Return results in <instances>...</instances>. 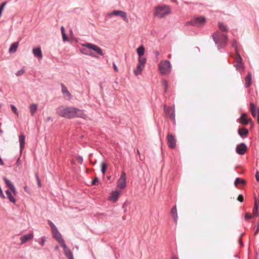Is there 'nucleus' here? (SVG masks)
<instances>
[{
	"mask_svg": "<svg viewBox=\"0 0 259 259\" xmlns=\"http://www.w3.org/2000/svg\"><path fill=\"white\" fill-rule=\"evenodd\" d=\"M212 37L217 46L218 50L220 52H223L228 44V36L224 34H218L214 32L212 34Z\"/></svg>",
	"mask_w": 259,
	"mask_h": 259,
	"instance_id": "obj_1",
	"label": "nucleus"
},
{
	"mask_svg": "<svg viewBox=\"0 0 259 259\" xmlns=\"http://www.w3.org/2000/svg\"><path fill=\"white\" fill-rule=\"evenodd\" d=\"M74 107H68L64 108L60 106L56 109V113L60 116L68 119L74 118Z\"/></svg>",
	"mask_w": 259,
	"mask_h": 259,
	"instance_id": "obj_2",
	"label": "nucleus"
},
{
	"mask_svg": "<svg viewBox=\"0 0 259 259\" xmlns=\"http://www.w3.org/2000/svg\"><path fill=\"white\" fill-rule=\"evenodd\" d=\"M82 47L85 48H81L80 49V52L83 55H87L89 54V50H92L96 52L98 54L103 56L104 54L102 49L98 46L90 42H86L81 45Z\"/></svg>",
	"mask_w": 259,
	"mask_h": 259,
	"instance_id": "obj_3",
	"label": "nucleus"
},
{
	"mask_svg": "<svg viewBox=\"0 0 259 259\" xmlns=\"http://www.w3.org/2000/svg\"><path fill=\"white\" fill-rule=\"evenodd\" d=\"M171 13L170 7L167 5H159L155 8L154 15L161 19Z\"/></svg>",
	"mask_w": 259,
	"mask_h": 259,
	"instance_id": "obj_4",
	"label": "nucleus"
},
{
	"mask_svg": "<svg viewBox=\"0 0 259 259\" xmlns=\"http://www.w3.org/2000/svg\"><path fill=\"white\" fill-rule=\"evenodd\" d=\"M158 68L161 74L165 75L169 74L170 72L171 68L170 61L165 60L161 62L158 64Z\"/></svg>",
	"mask_w": 259,
	"mask_h": 259,
	"instance_id": "obj_5",
	"label": "nucleus"
},
{
	"mask_svg": "<svg viewBox=\"0 0 259 259\" xmlns=\"http://www.w3.org/2000/svg\"><path fill=\"white\" fill-rule=\"evenodd\" d=\"M206 22V19L203 16H198L194 18L191 21H188L186 23L185 25H192L194 26L200 27L204 25Z\"/></svg>",
	"mask_w": 259,
	"mask_h": 259,
	"instance_id": "obj_6",
	"label": "nucleus"
},
{
	"mask_svg": "<svg viewBox=\"0 0 259 259\" xmlns=\"http://www.w3.org/2000/svg\"><path fill=\"white\" fill-rule=\"evenodd\" d=\"M126 173L124 171L121 172V176L117 182V187L123 189L126 187Z\"/></svg>",
	"mask_w": 259,
	"mask_h": 259,
	"instance_id": "obj_7",
	"label": "nucleus"
},
{
	"mask_svg": "<svg viewBox=\"0 0 259 259\" xmlns=\"http://www.w3.org/2000/svg\"><path fill=\"white\" fill-rule=\"evenodd\" d=\"M164 109L165 113L168 115L169 118L172 120L174 123L175 124V110L174 107L172 108H167L166 106H164Z\"/></svg>",
	"mask_w": 259,
	"mask_h": 259,
	"instance_id": "obj_8",
	"label": "nucleus"
},
{
	"mask_svg": "<svg viewBox=\"0 0 259 259\" xmlns=\"http://www.w3.org/2000/svg\"><path fill=\"white\" fill-rule=\"evenodd\" d=\"M239 120L240 123L243 125H246L249 123H251V125H253L251 118H248L247 114L246 113L241 114Z\"/></svg>",
	"mask_w": 259,
	"mask_h": 259,
	"instance_id": "obj_9",
	"label": "nucleus"
},
{
	"mask_svg": "<svg viewBox=\"0 0 259 259\" xmlns=\"http://www.w3.org/2000/svg\"><path fill=\"white\" fill-rule=\"evenodd\" d=\"M247 149V145L244 143H241L236 146V152L240 155L245 154Z\"/></svg>",
	"mask_w": 259,
	"mask_h": 259,
	"instance_id": "obj_10",
	"label": "nucleus"
},
{
	"mask_svg": "<svg viewBox=\"0 0 259 259\" xmlns=\"http://www.w3.org/2000/svg\"><path fill=\"white\" fill-rule=\"evenodd\" d=\"M250 111L251 112L252 116L255 118L257 116V122L259 124V108H256L254 103H250Z\"/></svg>",
	"mask_w": 259,
	"mask_h": 259,
	"instance_id": "obj_11",
	"label": "nucleus"
},
{
	"mask_svg": "<svg viewBox=\"0 0 259 259\" xmlns=\"http://www.w3.org/2000/svg\"><path fill=\"white\" fill-rule=\"evenodd\" d=\"M167 141L168 147L171 149H174L176 146V139L171 134H168L167 136Z\"/></svg>",
	"mask_w": 259,
	"mask_h": 259,
	"instance_id": "obj_12",
	"label": "nucleus"
},
{
	"mask_svg": "<svg viewBox=\"0 0 259 259\" xmlns=\"http://www.w3.org/2000/svg\"><path fill=\"white\" fill-rule=\"evenodd\" d=\"M74 118H82L85 119L87 117V115L84 112L80 109L74 107Z\"/></svg>",
	"mask_w": 259,
	"mask_h": 259,
	"instance_id": "obj_13",
	"label": "nucleus"
},
{
	"mask_svg": "<svg viewBox=\"0 0 259 259\" xmlns=\"http://www.w3.org/2000/svg\"><path fill=\"white\" fill-rule=\"evenodd\" d=\"M120 194V192L117 190L113 191L109 197V200L113 202H116L118 199Z\"/></svg>",
	"mask_w": 259,
	"mask_h": 259,
	"instance_id": "obj_14",
	"label": "nucleus"
},
{
	"mask_svg": "<svg viewBox=\"0 0 259 259\" xmlns=\"http://www.w3.org/2000/svg\"><path fill=\"white\" fill-rule=\"evenodd\" d=\"M109 16H120L124 20L126 19V14L120 10H114L111 13L109 14Z\"/></svg>",
	"mask_w": 259,
	"mask_h": 259,
	"instance_id": "obj_15",
	"label": "nucleus"
},
{
	"mask_svg": "<svg viewBox=\"0 0 259 259\" xmlns=\"http://www.w3.org/2000/svg\"><path fill=\"white\" fill-rule=\"evenodd\" d=\"M32 53L34 57H37L38 59H41L42 58L41 50L39 47L33 48Z\"/></svg>",
	"mask_w": 259,
	"mask_h": 259,
	"instance_id": "obj_16",
	"label": "nucleus"
},
{
	"mask_svg": "<svg viewBox=\"0 0 259 259\" xmlns=\"http://www.w3.org/2000/svg\"><path fill=\"white\" fill-rule=\"evenodd\" d=\"M53 237L58 241L62 239V236L58 231L57 228L54 230H52Z\"/></svg>",
	"mask_w": 259,
	"mask_h": 259,
	"instance_id": "obj_17",
	"label": "nucleus"
},
{
	"mask_svg": "<svg viewBox=\"0 0 259 259\" xmlns=\"http://www.w3.org/2000/svg\"><path fill=\"white\" fill-rule=\"evenodd\" d=\"M238 135L242 138H246L247 137L249 131L247 128H239L238 130Z\"/></svg>",
	"mask_w": 259,
	"mask_h": 259,
	"instance_id": "obj_18",
	"label": "nucleus"
},
{
	"mask_svg": "<svg viewBox=\"0 0 259 259\" xmlns=\"http://www.w3.org/2000/svg\"><path fill=\"white\" fill-rule=\"evenodd\" d=\"M33 237V235L32 233L25 234L21 237V241L22 243H25L27 241L32 239Z\"/></svg>",
	"mask_w": 259,
	"mask_h": 259,
	"instance_id": "obj_19",
	"label": "nucleus"
},
{
	"mask_svg": "<svg viewBox=\"0 0 259 259\" xmlns=\"http://www.w3.org/2000/svg\"><path fill=\"white\" fill-rule=\"evenodd\" d=\"M245 87L246 88H249L251 84V73L248 72L245 78Z\"/></svg>",
	"mask_w": 259,
	"mask_h": 259,
	"instance_id": "obj_20",
	"label": "nucleus"
},
{
	"mask_svg": "<svg viewBox=\"0 0 259 259\" xmlns=\"http://www.w3.org/2000/svg\"><path fill=\"white\" fill-rule=\"evenodd\" d=\"M6 194L7 195V198L9 199V201L14 203L15 204L16 202V199L13 197L12 193L10 190H7L5 191Z\"/></svg>",
	"mask_w": 259,
	"mask_h": 259,
	"instance_id": "obj_21",
	"label": "nucleus"
},
{
	"mask_svg": "<svg viewBox=\"0 0 259 259\" xmlns=\"http://www.w3.org/2000/svg\"><path fill=\"white\" fill-rule=\"evenodd\" d=\"M258 208H259V201L256 199V198H255L254 206L253 208V212L254 215L255 217H258L259 215Z\"/></svg>",
	"mask_w": 259,
	"mask_h": 259,
	"instance_id": "obj_22",
	"label": "nucleus"
},
{
	"mask_svg": "<svg viewBox=\"0 0 259 259\" xmlns=\"http://www.w3.org/2000/svg\"><path fill=\"white\" fill-rule=\"evenodd\" d=\"M19 142L20 144V148L22 150L24 147L25 143V136L24 134H21L19 136Z\"/></svg>",
	"mask_w": 259,
	"mask_h": 259,
	"instance_id": "obj_23",
	"label": "nucleus"
},
{
	"mask_svg": "<svg viewBox=\"0 0 259 259\" xmlns=\"http://www.w3.org/2000/svg\"><path fill=\"white\" fill-rule=\"evenodd\" d=\"M145 66H142L140 64H138L137 66L136 69L134 70V74L136 76H138L140 75L143 69L144 68Z\"/></svg>",
	"mask_w": 259,
	"mask_h": 259,
	"instance_id": "obj_24",
	"label": "nucleus"
},
{
	"mask_svg": "<svg viewBox=\"0 0 259 259\" xmlns=\"http://www.w3.org/2000/svg\"><path fill=\"white\" fill-rule=\"evenodd\" d=\"M171 214L175 222L177 223L178 220V214L176 205L172 208L171 210Z\"/></svg>",
	"mask_w": 259,
	"mask_h": 259,
	"instance_id": "obj_25",
	"label": "nucleus"
},
{
	"mask_svg": "<svg viewBox=\"0 0 259 259\" xmlns=\"http://www.w3.org/2000/svg\"><path fill=\"white\" fill-rule=\"evenodd\" d=\"M145 47L143 45L140 46L137 49V53L139 57H142L145 53Z\"/></svg>",
	"mask_w": 259,
	"mask_h": 259,
	"instance_id": "obj_26",
	"label": "nucleus"
},
{
	"mask_svg": "<svg viewBox=\"0 0 259 259\" xmlns=\"http://www.w3.org/2000/svg\"><path fill=\"white\" fill-rule=\"evenodd\" d=\"M19 42H15L11 44L9 52L10 53H14L16 51L18 47Z\"/></svg>",
	"mask_w": 259,
	"mask_h": 259,
	"instance_id": "obj_27",
	"label": "nucleus"
},
{
	"mask_svg": "<svg viewBox=\"0 0 259 259\" xmlns=\"http://www.w3.org/2000/svg\"><path fill=\"white\" fill-rule=\"evenodd\" d=\"M3 180L4 181L6 186L9 188L10 190L15 187L11 181L7 179L6 177H3Z\"/></svg>",
	"mask_w": 259,
	"mask_h": 259,
	"instance_id": "obj_28",
	"label": "nucleus"
},
{
	"mask_svg": "<svg viewBox=\"0 0 259 259\" xmlns=\"http://www.w3.org/2000/svg\"><path fill=\"white\" fill-rule=\"evenodd\" d=\"M61 31L62 33L63 40L64 41H68L69 39L65 33V28L63 26H61Z\"/></svg>",
	"mask_w": 259,
	"mask_h": 259,
	"instance_id": "obj_29",
	"label": "nucleus"
},
{
	"mask_svg": "<svg viewBox=\"0 0 259 259\" xmlns=\"http://www.w3.org/2000/svg\"><path fill=\"white\" fill-rule=\"evenodd\" d=\"M218 27L219 29L223 32H228L229 29L227 28L226 26L224 25L223 22H219L218 23Z\"/></svg>",
	"mask_w": 259,
	"mask_h": 259,
	"instance_id": "obj_30",
	"label": "nucleus"
},
{
	"mask_svg": "<svg viewBox=\"0 0 259 259\" xmlns=\"http://www.w3.org/2000/svg\"><path fill=\"white\" fill-rule=\"evenodd\" d=\"M57 242L60 244V246L64 249V253L67 250L69 249L68 248H67L66 244L65 243V241L63 238L60 239V240H58Z\"/></svg>",
	"mask_w": 259,
	"mask_h": 259,
	"instance_id": "obj_31",
	"label": "nucleus"
},
{
	"mask_svg": "<svg viewBox=\"0 0 259 259\" xmlns=\"http://www.w3.org/2000/svg\"><path fill=\"white\" fill-rule=\"evenodd\" d=\"M62 92L64 94L67 95L69 97H71V95L70 92L68 91L67 89L64 85V84L61 83Z\"/></svg>",
	"mask_w": 259,
	"mask_h": 259,
	"instance_id": "obj_32",
	"label": "nucleus"
},
{
	"mask_svg": "<svg viewBox=\"0 0 259 259\" xmlns=\"http://www.w3.org/2000/svg\"><path fill=\"white\" fill-rule=\"evenodd\" d=\"M246 183L245 180L242 179L240 178H237L234 182V185L237 186L238 184H241L242 185H244Z\"/></svg>",
	"mask_w": 259,
	"mask_h": 259,
	"instance_id": "obj_33",
	"label": "nucleus"
},
{
	"mask_svg": "<svg viewBox=\"0 0 259 259\" xmlns=\"http://www.w3.org/2000/svg\"><path fill=\"white\" fill-rule=\"evenodd\" d=\"M37 106L35 104H32L30 106V112L32 115H33L34 113L37 110Z\"/></svg>",
	"mask_w": 259,
	"mask_h": 259,
	"instance_id": "obj_34",
	"label": "nucleus"
},
{
	"mask_svg": "<svg viewBox=\"0 0 259 259\" xmlns=\"http://www.w3.org/2000/svg\"><path fill=\"white\" fill-rule=\"evenodd\" d=\"M64 253L68 259H74L73 253L70 249L67 250Z\"/></svg>",
	"mask_w": 259,
	"mask_h": 259,
	"instance_id": "obj_35",
	"label": "nucleus"
},
{
	"mask_svg": "<svg viewBox=\"0 0 259 259\" xmlns=\"http://www.w3.org/2000/svg\"><path fill=\"white\" fill-rule=\"evenodd\" d=\"M107 164L105 162H102L101 165V171L103 175H104L107 170Z\"/></svg>",
	"mask_w": 259,
	"mask_h": 259,
	"instance_id": "obj_36",
	"label": "nucleus"
},
{
	"mask_svg": "<svg viewBox=\"0 0 259 259\" xmlns=\"http://www.w3.org/2000/svg\"><path fill=\"white\" fill-rule=\"evenodd\" d=\"M138 62H139V63H138L139 64H140L142 66H145V64H146V58L143 57V56L139 57Z\"/></svg>",
	"mask_w": 259,
	"mask_h": 259,
	"instance_id": "obj_37",
	"label": "nucleus"
},
{
	"mask_svg": "<svg viewBox=\"0 0 259 259\" xmlns=\"http://www.w3.org/2000/svg\"><path fill=\"white\" fill-rule=\"evenodd\" d=\"M235 62L238 63H241L242 62V58L239 53L237 51L236 52V57L235 58Z\"/></svg>",
	"mask_w": 259,
	"mask_h": 259,
	"instance_id": "obj_38",
	"label": "nucleus"
},
{
	"mask_svg": "<svg viewBox=\"0 0 259 259\" xmlns=\"http://www.w3.org/2000/svg\"><path fill=\"white\" fill-rule=\"evenodd\" d=\"M48 223L51 228V231L57 228L55 224L50 220H48Z\"/></svg>",
	"mask_w": 259,
	"mask_h": 259,
	"instance_id": "obj_39",
	"label": "nucleus"
},
{
	"mask_svg": "<svg viewBox=\"0 0 259 259\" xmlns=\"http://www.w3.org/2000/svg\"><path fill=\"white\" fill-rule=\"evenodd\" d=\"M235 66L237 70H239L240 68H241L242 69H244V66L242 62L240 63H240H236V64L235 65Z\"/></svg>",
	"mask_w": 259,
	"mask_h": 259,
	"instance_id": "obj_40",
	"label": "nucleus"
},
{
	"mask_svg": "<svg viewBox=\"0 0 259 259\" xmlns=\"http://www.w3.org/2000/svg\"><path fill=\"white\" fill-rule=\"evenodd\" d=\"M24 72H25V69L23 68L17 71V72L16 73V75L17 76H21L22 74H23Z\"/></svg>",
	"mask_w": 259,
	"mask_h": 259,
	"instance_id": "obj_41",
	"label": "nucleus"
},
{
	"mask_svg": "<svg viewBox=\"0 0 259 259\" xmlns=\"http://www.w3.org/2000/svg\"><path fill=\"white\" fill-rule=\"evenodd\" d=\"M10 106H11V109H12V111L14 113H15L17 116H18V111H17V109L16 107V106H14V105H12V104H11L10 105Z\"/></svg>",
	"mask_w": 259,
	"mask_h": 259,
	"instance_id": "obj_42",
	"label": "nucleus"
},
{
	"mask_svg": "<svg viewBox=\"0 0 259 259\" xmlns=\"http://www.w3.org/2000/svg\"><path fill=\"white\" fill-rule=\"evenodd\" d=\"M162 85L164 88V92H166L168 88V83L166 80H163L162 81Z\"/></svg>",
	"mask_w": 259,
	"mask_h": 259,
	"instance_id": "obj_43",
	"label": "nucleus"
},
{
	"mask_svg": "<svg viewBox=\"0 0 259 259\" xmlns=\"http://www.w3.org/2000/svg\"><path fill=\"white\" fill-rule=\"evenodd\" d=\"M232 47L236 50L238 48L237 42L235 39L232 40Z\"/></svg>",
	"mask_w": 259,
	"mask_h": 259,
	"instance_id": "obj_44",
	"label": "nucleus"
},
{
	"mask_svg": "<svg viewBox=\"0 0 259 259\" xmlns=\"http://www.w3.org/2000/svg\"><path fill=\"white\" fill-rule=\"evenodd\" d=\"M245 220L247 221L252 218V215L248 213H246L244 215Z\"/></svg>",
	"mask_w": 259,
	"mask_h": 259,
	"instance_id": "obj_45",
	"label": "nucleus"
},
{
	"mask_svg": "<svg viewBox=\"0 0 259 259\" xmlns=\"http://www.w3.org/2000/svg\"><path fill=\"white\" fill-rule=\"evenodd\" d=\"M99 182V179L97 177H96L94 179H93L92 181V182H91V185H96Z\"/></svg>",
	"mask_w": 259,
	"mask_h": 259,
	"instance_id": "obj_46",
	"label": "nucleus"
},
{
	"mask_svg": "<svg viewBox=\"0 0 259 259\" xmlns=\"http://www.w3.org/2000/svg\"><path fill=\"white\" fill-rule=\"evenodd\" d=\"M130 204V202H128V201H126L122 205V208L124 209V212H125L126 211V208L127 207V206L129 205Z\"/></svg>",
	"mask_w": 259,
	"mask_h": 259,
	"instance_id": "obj_47",
	"label": "nucleus"
},
{
	"mask_svg": "<svg viewBox=\"0 0 259 259\" xmlns=\"http://www.w3.org/2000/svg\"><path fill=\"white\" fill-rule=\"evenodd\" d=\"M77 160L79 164H81L83 162V157L80 155L78 156L77 157Z\"/></svg>",
	"mask_w": 259,
	"mask_h": 259,
	"instance_id": "obj_48",
	"label": "nucleus"
},
{
	"mask_svg": "<svg viewBox=\"0 0 259 259\" xmlns=\"http://www.w3.org/2000/svg\"><path fill=\"white\" fill-rule=\"evenodd\" d=\"M244 198L242 194H239L237 197V200L240 202H242L243 201Z\"/></svg>",
	"mask_w": 259,
	"mask_h": 259,
	"instance_id": "obj_49",
	"label": "nucleus"
},
{
	"mask_svg": "<svg viewBox=\"0 0 259 259\" xmlns=\"http://www.w3.org/2000/svg\"><path fill=\"white\" fill-rule=\"evenodd\" d=\"M40 241L39 242V244L40 245H41V246H43L45 244V242L46 241V240H45V237H42L41 238H40Z\"/></svg>",
	"mask_w": 259,
	"mask_h": 259,
	"instance_id": "obj_50",
	"label": "nucleus"
},
{
	"mask_svg": "<svg viewBox=\"0 0 259 259\" xmlns=\"http://www.w3.org/2000/svg\"><path fill=\"white\" fill-rule=\"evenodd\" d=\"M0 197L2 198V199L6 198V197L3 193V190L1 186H0Z\"/></svg>",
	"mask_w": 259,
	"mask_h": 259,
	"instance_id": "obj_51",
	"label": "nucleus"
},
{
	"mask_svg": "<svg viewBox=\"0 0 259 259\" xmlns=\"http://www.w3.org/2000/svg\"><path fill=\"white\" fill-rule=\"evenodd\" d=\"M13 193V194L14 195H16L17 194V190L16 189V188L14 187L13 188H12V189L10 190Z\"/></svg>",
	"mask_w": 259,
	"mask_h": 259,
	"instance_id": "obj_52",
	"label": "nucleus"
},
{
	"mask_svg": "<svg viewBox=\"0 0 259 259\" xmlns=\"http://www.w3.org/2000/svg\"><path fill=\"white\" fill-rule=\"evenodd\" d=\"M259 232V223H257V228L255 231V232H254V235H257Z\"/></svg>",
	"mask_w": 259,
	"mask_h": 259,
	"instance_id": "obj_53",
	"label": "nucleus"
},
{
	"mask_svg": "<svg viewBox=\"0 0 259 259\" xmlns=\"http://www.w3.org/2000/svg\"><path fill=\"white\" fill-rule=\"evenodd\" d=\"M113 69L115 71H116V72L118 71V67H117L116 65L115 64V63L114 62H113Z\"/></svg>",
	"mask_w": 259,
	"mask_h": 259,
	"instance_id": "obj_54",
	"label": "nucleus"
},
{
	"mask_svg": "<svg viewBox=\"0 0 259 259\" xmlns=\"http://www.w3.org/2000/svg\"><path fill=\"white\" fill-rule=\"evenodd\" d=\"M255 179L257 182H259V171H256L255 173Z\"/></svg>",
	"mask_w": 259,
	"mask_h": 259,
	"instance_id": "obj_55",
	"label": "nucleus"
},
{
	"mask_svg": "<svg viewBox=\"0 0 259 259\" xmlns=\"http://www.w3.org/2000/svg\"><path fill=\"white\" fill-rule=\"evenodd\" d=\"M21 160H20V158H18L16 160V164H17V166H19L21 164Z\"/></svg>",
	"mask_w": 259,
	"mask_h": 259,
	"instance_id": "obj_56",
	"label": "nucleus"
},
{
	"mask_svg": "<svg viewBox=\"0 0 259 259\" xmlns=\"http://www.w3.org/2000/svg\"><path fill=\"white\" fill-rule=\"evenodd\" d=\"M37 185L39 188H40L41 187V182L39 179H38L37 180Z\"/></svg>",
	"mask_w": 259,
	"mask_h": 259,
	"instance_id": "obj_57",
	"label": "nucleus"
},
{
	"mask_svg": "<svg viewBox=\"0 0 259 259\" xmlns=\"http://www.w3.org/2000/svg\"><path fill=\"white\" fill-rule=\"evenodd\" d=\"M6 4H7V2H5L3 3H2V4L0 5V7H1V8H2L4 9V8H5V6H6Z\"/></svg>",
	"mask_w": 259,
	"mask_h": 259,
	"instance_id": "obj_58",
	"label": "nucleus"
},
{
	"mask_svg": "<svg viewBox=\"0 0 259 259\" xmlns=\"http://www.w3.org/2000/svg\"><path fill=\"white\" fill-rule=\"evenodd\" d=\"M154 55H155V56L156 57H157L159 56V52L158 51H154Z\"/></svg>",
	"mask_w": 259,
	"mask_h": 259,
	"instance_id": "obj_59",
	"label": "nucleus"
},
{
	"mask_svg": "<svg viewBox=\"0 0 259 259\" xmlns=\"http://www.w3.org/2000/svg\"><path fill=\"white\" fill-rule=\"evenodd\" d=\"M92 57L97 58V56L93 52L91 53V55L90 56Z\"/></svg>",
	"mask_w": 259,
	"mask_h": 259,
	"instance_id": "obj_60",
	"label": "nucleus"
},
{
	"mask_svg": "<svg viewBox=\"0 0 259 259\" xmlns=\"http://www.w3.org/2000/svg\"><path fill=\"white\" fill-rule=\"evenodd\" d=\"M4 9L0 7V17H1Z\"/></svg>",
	"mask_w": 259,
	"mask_h": 259,
	"instance_id": "obj_61",
	"label": "nucleus"
},
{
	"mask_svg": "<svg viewBox=\"0 0 259 259\" xmlns=\"http://www.w3.org/2000/svg\"><path fill=\"white\" fill-rule=\"evenodd\" d=\"M35 178H36V180H37L38 179H39V177H38V174L37 173L35 174Z\"/></svg>",
	"mask_w": 259,
	"mask_h": 259,
	"instance_id": "obj_62",
	"label": "nucleus"
},
{
	"mask_svg": "<svg viewBox=\"0 0 259 259\" xmlns=\"http://www.w3.org/2000/svg\"><path fill=\"white\" fill-rule=\"evenodd\" d=\"M172 2L174 3H176V4H178V2L177 1V0H170Z\"/></svg>",
	"mask_w": 259,
	"mask_h": 259,
	"instance_id": "obj_63",
	"label": "nucleus"
},
{
	"mask_svg": "<svg viewBox=\"0 0 259 259\" xmlns=\"http://www.w3.org/2000/svg\"><path fill=\"white\" fill-rule=\"evenodd\" d=\"M171 259H179V258L176 256H172L171 257Z\"/></svg>",
	"mask_w": 259,
	"mask_h": 259,
	"instance_id": "obj_64",
	"label": "nucleus"
}]
</instances>
